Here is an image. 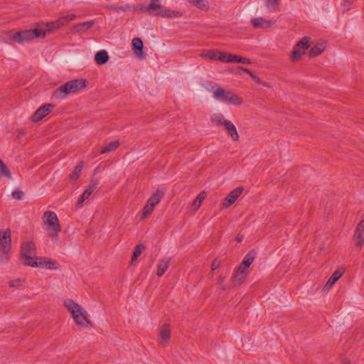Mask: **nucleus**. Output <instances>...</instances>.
Listing matches in <instances>:
<instances>
[{
	"label": "nucleus",
	"mask_w": 364,
	"mask_h": 364,
	"mask_svg": "<svg viewBox=\"0 0 364 364\" xmlns=\"http://www.w3.org/2000/svg\"><path fill=\"white\" fill-rule=\"evenodd\" d=\"M53 105L51 104H46L39 107L32 115L31 120L37 122L41 120L44 117L47 116L53 109Z\"/></svg>",
	"instance_id": "10"
},
{
	"label": "nucleus",
	"mask_w": 364,
	"mask_h": 364,
	"mask_svg": "<svg viewBox=\"0 0 364 364\" xmlns=\"http://www.w3.org/2000/svg\"><path fill=\"white\" fill-rule=\"evenodd\" d=\"M23 282V280L21 279H16L14 280H11L9 282V286L10 287H17L21 286Z\"/></svg>",
	"instance_id": "41"
},
{
	"label": "nucleus",
	"mask_w": 364,
	"mask_h": 364,
	"mask_svg": "<svg viewBox=\"0 0 364 364\" xmlns=\"http://www.w3.org/2000/svg\"><path fill=\"white\" fill-rule=\"evenodd\" d=\"M23 195V191H21L20 190H16V191H13V193H12L13 198L16 200H21Z\"/></svg>",
	"instance_id": "42"
},
{
	"label": "nucleus",
	"mask_w": 364,
	"mask_h": 364,
	"mask_svg": "<svg viewBox=\"0 0 364 364\" xmlns=\"http://www.w3.org/2000/svg\"><path fill=\"white\" fill-rule=\"evenodd\" d=\"M354 237L358 240V246L362 247L364 244V220H361L358 225Z\"/></svg>",
	"instance_id": "18"
},
{
	"label": "nucleus",
	"mask_w": 364,
	"mask_h": 364,
	"mask_svg": "<svg viewBox=\"0 0 364 364\" xmlns=\"http://www.w3.org/2000/svg\"><path fill=\"white\" fill-rule=\"evenodd\" d=\"M247 274H245V272H242V271H237L235 270L232 277V282L234 286H239L241 284L245 279Z\"/></svg>",
	"instance_id": "25"
},
{
	"label": "nucleus",
	"mask_w": 364,
	"mask_h": 364,
	"mask_svg": "<svg viewBox=\"0 0 364 364\" xmlns=\"http://www.w3.org/2000/svg\"><path fill=\"white\" fill-rule=\"evenodd\" d=\"M164 195V191L161 190H157L151 198L149 199L148 202L156 206L161 200V197Z\"/></svg>",
	"instance_id": "29"
},
{
	"label": "nucleus",
	"mask_w": 364,
	"mask_h": 364,
	"mask_svg": "<svg viewBox=\"0 0 364 364\" xmlns=\"http://www.w3.org/2000/svg\"><path fill=\"white\" fill-rule=\"evenodd\" d=\"M244 188L243 187H237L232 191L228 196L223 200V207L228 208L232 205L237 198L242 194Z\"/></svg>",
	"instance_id": "13"
},
{
	"label": "nucleus",
	"mask_w": 364,
	"mask_h": 364,
	"mask_svg": "<svg viewBox=\"0 0 364 364\" xmlns=\"http://www.w3.org/2000/svg\"><path fill=\"white\" fill-rule=\"evenodd\" d=\"M231 53H226L223 52L218 53V60L223 63H232Z\"/></svg>",
	"instance_id": "38"
},
{
	"label": "nucleus",
	"mask_w": 364,
	"mask_h": 364,
	"mask_svg": "<svg viewBox=\"0 0 364 364\" xmlns=\"http://www.w3.org/2000/svg\"><path fill=\"white\" fill-rule=\"evenodd\" d=\"M87 86V80L82 78L70 80L59 87L53 92V96L56 99H65L68 95L75 94Z\"/></svg>",
	"instance_id": "2"
},
{
	"label": "nucleus",
	"mask_w": 364,
	"mask_h": 364,
	"mask_svg": "<svg viewBox=\"0 0 364 364\" xmlns=\"http://www.w3.org/2000/svg\"><path fill=\"white\" fill-rule=\"evenodd\" d=\"M242 237L241 236L237 235V236L236 237V240H237V242H241V241H242Z\"/></svg>",
	"instance_id": "54"
},
{
	"label": "nucleus",
	"mask_w": 364,
	"mask_h": 364,
	"mask_svg": "<svg viewBox=\"0 0 364 364\" xmlns=\"http://www.w3.org/2000/svg\"><path fill=\"white\" fill-rule=\"evenodd\" d=\"M259 84L262 85L263 86H265V87H270L269 86V84L268 82H263L261 80V82H259Z\"/></svg>",
	"instance_id": "53"
},
{
	"label": "nucleus",
	"mask_w": 364,
	"mask_h": 364,
	"mask_svg": "<svg viewBox=\"0 0 364 364\" xmlns=\"http://www.w3.org/2000/svg\"><path fill=\"white\" fill-rule=\"evenodd\" d=\"M169 262L170 260L169 259L167 258L162 259L159 262L156 272L157 276L161 277L164 274V273L169 267Z\"/></svg>",
	"instance_id": "22"
},
{
	"label": "nucleus",
	"mask_w": 364,
	"mask_h": 364,
	"mask_svg": "<svg viewBox=\"0 0 364 364\" xmlns=\"http://www.w3.org/2000/svg\"><path fill=\"white\" fill-rule=\"evenodd\" d=\"M248 268H249V267H245V266H243V264H242V263H241V264H240V266L237 268V269H236V270H237V271H239V272L242 271V272H245V274H247V272H248Z\"/></svg>",
	"instance_id": "45"
},
{
	"label": "nucleus",
	"mask_w": 364,
	"mask_h": 364,
	"mask_svg": "<svg viewBox=\"0 0 364 364\" xmlns=\"http://www.w3.org/2000/svg\"><path fill=\"white\" fill-rule=\"evenodd\" d=\"M226 278V276H219L218 279H217V284L220 286H221V289L222 290H225L226 289V286L223 284V282L225 280V279Z\"/></svg>",
	"instance_id": "43"
},
{
	"label": "nucleus",
	"mask_w": 364,
	"mask_h": 364,
	"mask_svg": "<svg viewBox=\"0 0 364 364\" xmlns=\"http://www.w3.org/2000/svg\"><path fill=\"white\" fill-rule=\"evenodd\" d=\"M154 207L155 206L154 205L147 201L146 204L143 208L141 218H146V217H148L154 210Z\"/></svg>",
	"instance_id": "36"
},
{
	"label": "nucleus",
	"mask_w": 364,
	"mask_h": 364,
	"mask_svg": "<svg viewBox=\"0 0 364 364\" xmlns=\"http://www.w3.org/2000/svg\"><path fill=\"white\" fill-rule=\"evenodd\" d=\"M146 6H144L143 5H139V6H136L134 7H133V11H146Z\"/></svg>",
	"instance_id": "49"
},
{
	"label": "nucleus",
	"mask_w": 364,
	"mask_h": 364,
	"mask_svg": "<svg viewBox=\"0 0 364 364\" xmlns=\"http://www.w3.org/2000/svg\"><path fill=\"white\" fill-rule=\"evenodd\" d=\"M326 46L324 43L321 42L317 43L316 46L311 48V50L309 51L310 57H315L320 55L324 50Z\"/></svg>",
	"instance_id": "27"
},
{
	"label": "nucleus",
	"mask_w": 364,
	"mask_h": 364,
	"mask_svg": "<svg viewBox=\"0 0 364 364\" xmlns=\"http://www.w3.org/2000/svg\"><path fill=\"white\" fill-rule=\"evenodd\" d=\"M63 27L60 21L58 19L55 21L49 22L46 24V28H43L46 31V34L47 33L51 32L54 29H58L60 28Z\"/></svg>",
	"instance_id": "33"
},
{
	"label": "nucleus",
	"mask_w": 364,
	"mask_h": 364,
	"mask_svg": "<svg viewBox=\"0 0 364 364\" xmlns=\"http://www.w3.org/2000/svg\"><path fill=\"white\" fill-rule=\"evenodd\" d=\"M205 192L203 191L199 193V195L196 197V198L193 200V202L191 204V206L193 207V210L196 211L198 210V208L200 206L201 203L203 201V200L205 198Z\"/></svg>",
	"instance_id": "30"
},
{
	"label": "nucleus",
	"mask_w": 364,
	"mask_h": 364,
	"mask_svg": "<svg viewBox=\"0 0 364 364\" xmlns=\"http://www.w3.org/2000/svg\"><path fill=\"white\" fill-rule=\"evenodd\" d=\"M11 252V249H4L0 248V263L5 264H6L9 259V253Z\"/></svg>",
	"instance_id": "31"
},
{
	"label": "nucleus",
	"mask_w": 364,
	"mask_h": 364,
	"mask_svg": "<svg viewBox=\"0 0 364 364\" xmlns=\"http://www.w3.org/2000/svg\"><path fill=\"white\" fill-rule=\"evenodd\" d=\"M171 330L169 325L167 323L163 324L159 330V336L161 338V343L164 346H166L170 340Z\"/></svg>",
	"instance_id": "15"
},
{
	"label": "nucleus",
	"mask_w": 364,
	"mask_h": 364,
	"mask_svg": "<svg viewBox=\"0 0 364 364\" xmlns=\"http://www.w3.org/2000/svg\"><path fill=\"white\" fill-rule=\"evenodd\" d=\"M309 41L310 38L305 36L296 44L290 56L291 61L296 62L301 58V56L304 55L309 48Z\"/></svg>",
	"instance_id": "8"
},
{
	"label": "nucleus",
	"mask_w": 364,
	"mask_h": 364,
	"mask_svg": "<svg viewBox=\"0 0 364 364\" xmlns=\"http://www.w3.org/2000/svg\"><path fill=\"white\" fill-rule=\"evenodd\" d=\"M23 134H24V130L21 129H19V130L18 131V136H18V138H20V137H21Z\"/></svg>",
	"instance_id": "52"
},
{
	"label": "nucleus",
	"mask_w": 364,
	"mask_h": 364,
	"mask_svg": "<svg viewBox=\"0 0 364 364\" xmlns=\"http://www.w3.org/2000/svg\"><path fill=\"white\" fill-rule=\"evenodd\" d=\"M4 177L9 180H12V175L7 167V166L4 163V161L0 159V178Z\"/></svg>",
	"instance_id": "26"
},
{
	"label": "nucleus",
	"mask_w": 364,
	"mask_h": 364,
	"mask_svg": "<svg viewBox=\"0 0 364 364\" xmlns=\"http://www.w3.org/2000/svg\"><path fill=\"white\" fill-rule=\"evenodd\" d=\"M0 248L11 250V236L9 229L0 230Z\"/></svg>",
	"instance_id": "14"
},
{
	"label": "nucleus",
	"mask_w": 364,
	"mask_h": 364,
	"mask_svg": "<svg viewBox=\"0 0 364 364\" xmlns=\"http://www.w3.org/2000/svg\"><path fill=\"white\" fill-rule=\"evenodd\" d=\"M213 97L215 100L229 105H240L242 104V99L230 90H226L218 87L213 92Z\"/></svg>",
	"instance_id": "6"
},
{
	"label": "nucleus",
	"mask_w": 364,
	"mask_h": 364,
	"mask_svg": "<svg viewBox=\"0 0 364 364\" xmlns=\"http://www.w3.org/2000/svg\"><path fill=\"white\" fill-rule=\"evenodd\" d=\"M63 303L76 324L83 327H86L87 325L92 326V321L88 318V313L81 305L71 299H65Z\"/></svg>",
	"instance_id": "1"
},
{
	"label": "nucleus",
	"mask_w": 364,
	"mask_h": 364,
	"mask_svg": "<svg viewBox=\"0 0 364 364\" xmlns=\"http://www.w3.org/2000/svg\"><path fill=\"white\" fill-rule=\"evenodd\" d=\"M108 60L109 55L107 52L105 50H102L95 55V60L98 65H104L108 61Z\"/></svg>",
	"instance_id": "24"
},
{
	"label": "nucleus",
	"mask_w": 364,
	"mask_h": 364,
	"mask_svg": "<svg viewBox=\"0 0 364 364\" xmlns=\"http://www.w3.org/2000/svg\"><path fill=\"white\" fill-rule=\"evenodd\" d=\"M82 167H83V162H80V164H78L75 166L73 172L70 175V176H69L70 179L76 181L79 178V176L82 169Z\"/></svg>",
	"instance_id": "35"
},
{
	"label": "nucleus",
	"mask_w": 364,
	"mask_h": 364,
	"mask_svg": "<svg viewBox=\"0 0 364 364\" xmlns=\"http://www.w3.org/2000/svg\"><path fill=\"white\" fill-rule=\"evenodd\" d=\"M98 185V181L97 179H92L90 184L87 187V188L84 191V193L81 195L79 200L77 202V206L80 208L82 206V204L85 200L89 198L92 192L97 188Z\"/></svg>",
	"instance_id": "11"
},
{
	"label": "nucleus",
	"mask_w": 364,
	"mask_h": 364,
	"mask_svg": "<svg viewBox=\"0 0 364 364\" xmlns=\"http://www.w3.org/2000/svg\"><path fill=\"white\" fill-rule=\"evenodd\" d=\"M58 20H59V21H60L62 26H64L66 23L70 22V20L68 18V15L65 16L63 17H61Z\"/></svg>",
	"instance_id": "46"
},
{
	"label": "nucleus",
	"mask_w": 364,
	"mask_h": 364,
	"mask_svg": "<svg viewBox=\"0 0 364 364\" xmlns=\"http://www.w3.org/2000/svg\"><path fill=\"white\" fill-rule=\"evenodd\" d=\"M28 266L44 268L46 269H56L59 267V264L57 262L51 259L42 257H35L33 260L30 263H28Z\"/></svg>",
	"instance_id": "9"
},
{
	"label": "nucleus",
	"mask_w": 364,
	"mask_h": 364,
	"mask_svg": "<svg viewBox=\"0 0 364 364\" xmlns=\"http://www.w3.org/2000/svg\"><path fill=\"white\" fill-rule=\"evenodd\" d=\"M133 49L134 50L135 54L139 59H143V42L140 38H134L132 41Z\"/></svg>",
	"instance_id": "20"
},
{
	"label": "nucleus",
	"mask_w": 364,
	"mask_h": 364,
	"mask_svg": "<svg viewBox=\"0 0 364 364\" xmlns=\"http://www.w3.org/2000/svg\"><path fill=\"white\" fill-rule=\"evenodd\" d=\"M281 0H264L266 9L271 13L276 12L279 7Z\"/></svg>",
	"instance_id": "23"
},
{
	"label": "nucleus",
	"mask_w": 364,
	"mask_h": 364,
	"mask_svg": "<svg viewBox=\"0 0 364 364\" xmlns=\"http://www.w3.org/2000/svg\"><path fill=\"white\" fill-rule=\"evenodd\" d=\"M344 364H350V361H345Z\"/></svg>",
	"instance_id": "55"
},
{
	"label": "nucleus",
	"mask_w": 364,
	"mask_h": 364,
	"mask_svg": "<svg viewBox=\"0 0 364 364\" xmlns=\"http://www.w3.org/2000/svg\"><path fill=\"white\" fill-rule=\"evenodd\" d=\"M36 246L32 241L23 242L21 245V258L24 264L28 265L36 256Z\"/></svg>",
	"instance_id": "7"
},
{
	"label": "nucleus",
	"mask_w": 364,
	"mask_h": 364,
	"mask_svg": "<svg viewBox=\"0 0 364 364\" xmlns=\"http://www.w3.org/2000/svg\"><path fill=\"white\" fill-rule=\"evenodd\" d=\"M238 69L249 74L252 77V78L253 80H255V81H257L258 82H261V80L259 79V77H258L256 75H255L250 70H249L246 68L242 67V66L238 67Z\"/></svg>",
	"instance_id": "39"
},
{
	"label": "nucleus",
	"mask_w": 364,
	"mask_h": 364,
	"mask_svg": "<svg viewBox=\"0 0 364 364\" xmlns=\"http://www.w3.org/2000/svg\"><path fill=\"white\" fill-rule=\"evenodd\" d=\"M115 8L118 10H122V11H124L131 10V6L129 5H126L125 6H116Z\"/></svg>",
	"instance_id": "47"
},
{
	"label": "nucleus",
	"mask_w": 364,
	"mask_h": 364,
	"mask_svg": "<svg viewBox=\"0 0 364 364\" xmlns=\"http://www.w3.org/2000/svg\"><path fill=\"white\" fill-rule=\"evenodd\" d=\"M46 36V31L42 28H36L30 30H25L9 35V39L17 43H22L29 41L36 38H44Z\"/></svg>",
	"instance_id": "4"
},
{
	"label": "nucleus",
	"mask_w": 364,
	"mask_h": 364,
	"mask_svg": "<svg viewBox=\"0 0 364 364\" xmlns=\"http://www.w3.org/2000/svg\"><path fill=\"white\" fill-rule=\"evenodd\" d=\"M210 121L213 126L220 127L224 126L228 119H226L223 114L215 112L210 114Z\"/></svg>",
	"instance_id": "16"
},
{
	"label": "nucleus",
	"mask_w": 364,
	"mask_h": 364,
	"mask_svg": "<svg viewBox=\"0 0 364 364\" xmlns=\"http://www.w3.org/2000/svg\"><path fill=\"white\" fill-rule=\"evenodd\" d=\"M95 23V21L92 20V21H88L77 23L73 26V28H71V32L72 33H77V32H80V31L86 32L87 31H88L90 28H91L94 26Z\"/></svg>",
	"instance_id": "17"
},
{
	"label": "nucleus",
	"mask_w": 364,
	"mask_h": 364,
	"mask_svg": "<svg viewBox=\"0 0 364 364\" xmlns=\"http://www.w3.org/2000/svg\"><path fill=\"white\" fill-rule=\"evenodd\" d=\"M343 271L342 269H337L335 271L331 277L328 279L327 282L323 287V290L328 291L329 290L334 284L343 275Z\"/></svg>",
	"instance_id": "19"
},
{
	"label": "nucleus",
	"mask_w": 364,
	"mask_h": 364,
	"mask_svg": "<svg viewBox=\"0 0 364 364\" xmlns=\"http://www.w3.org/2000/svg\"><path fill=\"white\" fill-rule=\"evenodd\" d=\"M220 51H215L213 50H203L200 56L204 59L209 60H218V53Z\"/></svg>",
	"instance_id": "28"
},
{
	"label": "nucleus",
	"mask_w": 364,
	"mask_h": 364,
	"mask_svg": "<svg viewBox=\"0 0 364 364\" xmlns=\"http://www.w3.org/2000/svg\"><path fill=\"white\" fill-rule=\"evenodd\" d=\"M220 265V261L215 259L211 264V269L213 271L217 269Z\"/></svg>",
	"instance_id": "44"
},
{
	"label": "nucleus",
	"mask_w": 364,
	"mask_h": 364,
	"mask_svg": "<svg viewBox=\"0 0 364 364\" xmlns=\"http://www.w3.org/2000/svg\"><path fill=\"white\" fill-rule=\"evenodd\" d=\"M239 60H240V63H244V64H250L251 63V61L250 59L244 58V57H241V58L239 59Z\"/></svg>",
	"instance_id": "50"
},
{
	"label": "nucleus",
	"mask_w": 364,
	"mask_h": 364,
	"mask_svg": "<svg viewBox=\"0 0 364 364\" xmlns=\"http://www.w3.org/2000/svg\"><path fill=\"white\" fill-rule=\"evenodd\" d=\"M146 11L162 18L181 16V14L178 11L164 8L161 4V0H150L149 5L146 7Z\"/></svg>",
	"instance_id": "3"
},
{
	"label": "nucleus",
	"mask_w": 364,
	"mask_h": 364,
	"mask_svg": "<svg viewBox=\"0 0 364 364\" xmlns=\"http://www.w3.org/2000/svg\"><path fill=\"white\" fill-rule=\"evenodd\" d=\"M119 143L118 141H112L105 145L101 150L100 154H105L113 151L118 148Z\"/></svg>",
	"instance_id": "32"
},
{
	"label": "nucleus",
	"mask_w": 364,
	"mask_h": 364,
	"mask_svg": "<svg viewBox=\"0 0 364 364\" xmlns=\"http://www.w3.org/2000/svg\"><path fill=\"white\" fill-rule=\"evenodd\" d=\"M232 63H240L239 59L241 58V56H238L236 55L231 54Z\"/></svg>",
	"instance_id": "48"
},
{
	"label": "nucleus",
	"mask_w": 364,
	"mask_h": 364,
	"mask_svg": "<svg viewBox=\"0 0 364 364\" xmlns=\"http://www.w3.org/2000/svg\"><path fill=\"white\" fill-rule=\"evenodd\" d=\"M141 245H138L135 247L132 257V263L141 254Z\"/></svg>",
	"instance_id": "40"
},
{
	"label": "nucleus",
	"mask_w": 364,
	"mask_h": 364,
	"mask_svg": "<svg viewBox=\"0 0 364 364\" xmlns=\"http://www.w3.org/2000/svg\"><path fill=\"white\" fill-rule=\"evenodd\" d=\"M44 223L50 228L49 236L52 241L55 242L58 238V233L61 231V225L55 213L53 211H46L43 214Z\"/></svg>",
	"instance_id": "5"
},
{
	"label": "nucleus",
	"mask_w": 364,
	"mask_h": 364,
	"mask_svg": "<svg viewBox=\"0 0 364 364\" xmlns=\"http://www.w3.org/2000/svg\"><path fill=\"white\" fill-rule=\"evenodd\" d=\"M225 130L228 132L230 137L234 141H237L239 139V134L237 133L235 126L228 120L223 126Z\"/></svg>",
	"instance_id": "21"
},
{
	"label": "nucleus",
	"mask_w": 364,
	"mask_h": 364,
	"mask_svg": "<svg viewBox=\"0 0 364 364\" xmlns=\"http://www.w3.org/2000/svg\"><path fill=\"white\" fill-rule=\"evenodd\" d=\"M254 259L255 255L252 252H249L245 256L242 263L243 264V266L250 267V264L253 262Z\"/></svg>",
	"instance_id": "37"
},
{
	"label": "nucleus",
	"mask_w": 364,
	"mask_h": 364,
	"mask_svg": "<svg viewBox=\"0 0 364 364\" xmlns=\"http://www.w3.org/2000/svg\"><path fill=\"white\" fill-rule=\"evenodd\" d=\"M188 1L198 9L204 10L208 9V4L205 0H188Z\"/></svg>",
	"instance_id": "34"
},
{
	"label": "nucleus",
	"mask_w": 364,
	"mask_h": 364,
	"mask_svg": "<svg viewBox=\"0 0 364 364\" xmlns=\"http://www.w3.org/2000/svg\"><path fill=\"white\" fill-rule=\"evenodd\" d=\"M275 23V21L268 20L263 17H257L251 19V24L254 28L267 29L272 27Z\"/></svg>",
	"instance_id": "12"
},
{
	"label": "nucleus",
	"mask_w": 364,
	"mask_h": 364,
	"mask_svg": "<svg viewBox=\"0 0 364 364\" xmlns=\"http://www.w3.org/2000/svg\"><path fill=\"white\" fill-rule=\"evenodd\" d=\"M68 18L70 20V21L75 20L77 18V16L75 14H69L68 15Z\"/></svg>",
	"instance_id": "51"
}]
</instances>
